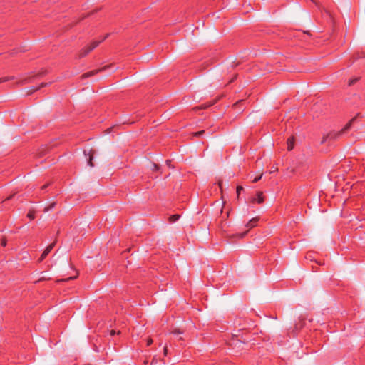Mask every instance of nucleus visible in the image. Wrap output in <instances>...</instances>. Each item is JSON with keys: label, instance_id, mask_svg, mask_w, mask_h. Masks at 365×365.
Returning a JSON list of instances; mask_svg holds the SVG:
<instances>
[{"label": "nucleus", "instance_id": "obj_1", "mask_svg": "<svg viewBox=\"0 0 365 365\" xmlns=\"http://www.w3.org/2000/svg\"><path fill=\"white\" fill-rule=\"evenodd\" d=\"M108 35H109L108 34H106L104 36V38L102 40H101V41H92L90 45L84 47L83 48H82L80 51L79 53H78V57L80 58L85 57L91 51H93L95 48H96L100 44L101 42L104 41L108 36Z\"/></svg>", "mask_w": 365, "mask_h": 365}, {"label": "nucleus", "instance_id": "obj_2", "mask_svg": "<svg viewBox=\"0 0 365 365\" xmlns=\"http://www.w3.org/2000/svg\"><path fill=\"white\" fill-rule=\"evenodd\" d=\"M354 120V118H352L344 127V128H342L339 132H338L337 133H329L328 135H327L326 136H324L323 138H322V140L321 142V143H324L329 138H336L337 136H339L340 135H341L342 133H344V132H346V130H348L351 126V124H352V122Z\"/></svg>", "mask_w": 365, "mask_h": 365}, {"label": "nucleus", "instance_id": "obj_3", "mask_svg": "<svg viewBox=\"0 0 365 365\" xmlns=\"http://www.w3.org/2000/svg\"><path fill=\"white\" fill-rule=\"evenodd\" d=\"M56 245V241L48 245L38 259V262L43 261Z\"/></svg>", "mask_w": 365, "mask_h": 365}, {"label": "nucleus", "instance_id": "obj_4", "mask_svg": "<svg viewBox=\"0 0 365 365\" xmlns=\"http://www.w3.org/2000/svg\"><path fill=\"white\" fill-rule=\"evenodd\" d=\"M51 83V82H49V83H41L38 87L33 86L31 88H29V90L27 91V95H31L34 92L37 91L38 90H39L41 88L45 87L46 86H48Z\"/></svg>", "mask_w": 365, "mask_h": 365}, {"label": "nucleus", "instance_id": "obj_5", "mask_svg": "<svg viewBox=\"0 0 365 365\" xmlns=\"http://www.w3.org/2000/svg\"><path fill=\"white\" fill-rule=\"evenodd\" d=\"M94 153H95V150L91 149L89 151H88V165H90L91 167H93L94 166V164L93 163V155H94ZM84 154L86 155H87V153H86V150H84Z\"/></svg>", "mask_w": 365, "mask_h": 365}, {"label": "nucleus", "instance_id": "obj_6", "mask_svg": "<svg viewBox=\"0 0 365 365\" xmlns=\"http://www.w3.org/2000/svg\"><path fill=\"white\" fill-rule=\"evenodd\" d=\"M259 221V217H254L251 219L246 225L245 227L250 230L257 226Z\"/></svg>", "mask_w": 365, "mask_h": 365}, {"label": "nucleus", "instance_id": "obj_7", "mask_svg": "<svg viewBox=\"0 0 365 365\" xmlns=\"http://www.w3.org/2000/svg\"><path fill=\"white\" fill-rule=\"evenodd\" d=\"M287 150H292L294 146V136L289 137L287 139Z\"/></svg>", "mask_w": 365, "mask_h": 365}, {"label": "nucleus", "instance_id": "obj_8", "mask_svg": "<svg viewBox=\"0 0 365 365\" xmlns=\"http://www.w3.org/2000/svg\"><path fill=\"white\" fill-rule=\"evenodd\" d=\"M256 195L257 198L255 199V200H256L257 203L261 204L264 201L262 192H257Z\"/></svg>", "mask_w": 365, "mask_h": 365}, {"label": "nucleus", "instance_id": "obj_9", "mask_svg": "<svg viewBox=\"0 0 365 365\" xmlns=\"http://www.w3.org/2000/svg\"><path fill=\"white\" fill-rule=\"evenodd\" d=\"M106 69V67H103V68L100 69V70H95V71H90V72H87L86 73H84L83 75V77L84 78H87V77H89V76H93L94 74L97 73L98 71H103Z\"/></svg>", "mask_w": 365, "mask_h": 365}, {"label": "nucleus", "instance_id": "obj_10", "mask_svg": "<svg viewBox=\"0 0 365 365\" xmlns=\"http://www.w3.org/2000/svg\"><path fill=\"white\" fill-rule=\"evenodd\" d=\"M180 217V215L179 214H175L172 215L169 217V222L173 223L177 222Z\"/></svg>", "mask_w": 365, "mask_h": 365}, {"label": "nucleus", "instance_id": "obj_11", "mask_svg": "<svg viewBox=\"0 0 365 365\" xmlns=\"http://www.w3.org/2000/svg\"><path fill=\"white\" fill-rule=\"evenodd\" d=\"M359 78H351L349 81V86H353L354 83H356L358 81H359Z\"/></svg>", "mask_w": 365, "mask_h": 365}, {"label": "nucleus", "instance_id": "obj_12", "mask_svg": "<svg viewBox=\"0 0 365 365\" xmlns=\"http://www.w3.org/2000/svg\"><path fill=\"white\" fill-rule=\"evenodd\" d=\"M213 103H209V104H202L199 107L195 108V109H205L210 106H211Z\"/></svg>", "mask_w": 365, "mask_h": 365}, {"label": "nucleus", "instance_id": "obj_13", "mask_svg": "<svg viewBox=\"0 0 365 365\" xmlns=\"http://www.w3.org/2000/svg\"><path fill=\"white\" fill-rule=\"evenodd\" d=\"M204 133H205V130H202L194 133L193 136L196 137V138H199V137L202 136Z\"/></svg>", "mask_w": 365, "mask_h": 365}, {"label": "nucleus", "instance_id": "obj_14", "mask_svg": "<svg viewBox=\"0 0 365 365\" xmlns=\"http://www.w3.org/2000/svg\"><path fill=\"white\" fill-rule=\"evenodd\" d=\"M55 205H56V202H52V203H51V204L49 205V206H48V207H45V208H44V210H43V211H44V212H48V210H50L53 209V208L55 207Z\"/></svg>", "mask_w": 365, "mask_h": 365}, {"label": "nucleus", "instance_id": "obj_15", "mask_svg": "<svg viewBox=\"0 0 365 365\" xmlns=\"http://www.w3.org/2000/svg\"><path fill=\"white\" fill-rule=\"evenodd\" d=\"M27 217L31 220H34L35 218V213L34 211H29L27 214Z\"/></svg>", "mask_w": 365, "mask_h": 365}, {"label": "nucleus", "instance_id": "obj_16", "mask_svg": "<svg viewBox=\"0 0 365 365\" xmlns=\"http://www.w3.org/2000/svg\"><path fill=\"white\" fill-rule=\"evenodd\" d=\"M245 103V100H240L238 101L237 102H236L234 105H233V108H237V107L238 106H240L242 104H244Z\"/></svg>", "mask_w": 365, "mask_h": 365}, {"label": "nucleus", "instance_id": "obj_17", "mask_svg": "<svg viewBox=\"0 0 365 365\" xmlns=\"http://www.w3.org/2000/svg\"><path fill=\"white\" fill-rule=\"evenodd\" d=\"M14 77H3V78H0V83H3V82H6V81H8L11 79H13Z\"/></svg>", "mask_w": 365, "mask_h": 365}, {"label": "nucleus", "instance_id": "obj_18", "mask_svg": "<svg viewBox=\"0 0 365 365\" xmlns=\"http://www.w3.org/2000/svg\"><path fill=\"white\" fill-rule=\"evenodd\" d=\"M247 233V230L240 234H237L236 236H237L239 238H243Z\"/></svg>", "mask_w": 365, "mask_h": 365}, {"label": "nucleus", "instance_id": "obj_19", "mask_svg": "<svg viewBox=\"0 0 365 365\" xmlns=\"http://www.w3.org/2000/svg\"><path fill=\"white\" fill-rule=\"evenodd\" d=\"M243 190V187L241 186V185H238L237 187V195L239 196V195L240 194V192Z\"/></svg>", "mask_w": 365, "mask_h": 365}, {"label": "nucleus", "instance_id": "obj_20", "mask_svg": "<svg viewBox=\"0 0 365 365\" xmlns=\"http://www.w3.org/2000/svg\"><path fill=\"white\" fill-rule=\"evenodd\" d=\"M262 174H261L259 176L255 178L253 180V182H258L262 178Z\"/></svg>", "mask_w": 365, "mask_h": 365}, {"label": "nucleus", "instance_id": "obj_21", "mask_svg": "<svg viewBox=\"0 0 365 365\" xmlns=\"http://www.w3.org/2000/svg\"><path fill=\"white\" fill-rule=\"evenodd\" d=\"M1 245L3 247H5L6 245V240L5 238H3L1 240Z\"/></svg>", "mask_w": 365, "mask_h": 365}, {"label": "nucleus", "instance_id": "obj_22", "mask_svg": "<svg viewBox=\"0 0 365 365\" xmlns=\"http://www.w3.org/2000/svg\"><path fill=\"white\" fill-rule=\"evenodd\" d=\"M153 344V340L152 339H148V341H147V346H150L151 344Z\"/></svg>", "mask_w": 365, "mask_h": 365}, {"label": "nucleus", "instance_id": "obj_23", "mask_svg": "<svg viewBox=\"0 0 365 365\" xmlns=\"http://www.w3.org/2000/svg\"><path fill=\"white\" fill-rule=\"evenodd\" d=\"M163 352H164V355L166 356L167 354H168V347L167 346H165L164 348H163Z\"/></svg>", "mask_w": 365, "mask_h": 365}, {"label": "nucleus", "instance_id": "obj_24", "mask_svg": "<svg viewBox=\"0 0 365 365\" xmlns=\"http://www.w3.org/2000/svg\"><path fill=\"white\" fill-rule=\"evenodd\" d=\"M48 184H46V185H43V186L41 187V190H43L46 189V188L48 187Z\"/></svg>", "mask_w": 365, "mask_h": 365}, {"label": "nucleus", "instance_id": "obj_25", "mask_svg": "<svg viewBox=\"0 0 365 365\" xmlns=\"http://www.w3.org/2000/svg\"><path fill=\"white\" fill-rule=\"evenodd\" d=\"M311 1H312L313 3H314V4H315V5H316L317 6L319 7V6L318 3H317L315 0H311Z\"/></svg>", "mask_w": 365, "mask_h": 365}, {"label": "nucleus", "instance_id": "obj_26", "mask_svg": "<svg viewBox=\"0 0 365 365\" xmlns=\"http://www.w3.org/2000/svg\"><path fill=\"white\" fill-rule=\"evenodd\" d=\"M115 330H111V331H110V335L113 336V335H115Z\"/></svg>", "mask_w": 365, "mask_h": 365}, {"label": "nucleus", "instance_id": "obj_27", "mask_svg": "<svg viewBox=\"0 0 365 365\" xmlns=\"http://www.w3.org/2000/svg\"><path fill=\"white\" fill-rule=\"evenodd\" d=\"M173 334H181L180 331H175L173 332Z\"/></svg>", "mask_w": 365, "mask_h": 365}, {"label": "nucleus", "instance_id": "obj_28", "mask_svg": "<svg viewBox=\"0 0 365 365\" xmlns=\"http://www.w3.org/2000/svg\"><path fill=\"white\" fill-rule=\"evenodd\" d=\"M303 35H308L309 34L308 33H305V32H303L302 33Z\"/></svg>", "mask_w": 365, "mask_h": 365}, {"label": "nucleus", "instance_id": "obj_29", "mask_svg": "<svg viewBox=\"0 0 365 365\" xmlns=\"http://www.w3.org/2000/svg\"><path fill=\"white\" fill-rule=\"evenodd\" d=\"M26 83V80H24V81L22 82V83Z\"/></svg>", "mask_w": 365, "mask_h": 365}, {"label": "nucleus", "instance_id": "obj_30", "mask_svg": "<svg viewBox=\"0 0 365 365\" xmlns=\"http://www.w3.org/2000/svg\"><path fill=\"white\" fill-rule=\"evenodd\" d=\"M219 186L221 188V182H219Z\"/></svg>", "mask_w": 365, "mask_h": 365}]
</instances>
